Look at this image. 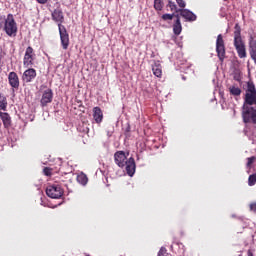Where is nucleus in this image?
<instances>
[{"instance_id":"obj_14","label":"nucleus","mask_w":256,"mask_h":256,"mask_svg":"<svg viewBox=\"0 0 256 256\" xmlns=\"http://www.w3.org/2000/svg\"><path fill=\"white\" fill-rule=\"evenodd\" d=\"M126 172L130 177H133L135 175V159L133 157H130L128 161L125 164Z\"/></svg>"},{"instance_id":"obj_24","label":"nucleus","mask_w":256,"mask_h":256,"mask_svg":"<svg viewBox=\"0 0 256 256\" xmlns=\"http://www.w3.org/2000/svg\"><path fill=\"white\" fill-rule=\"evenodd\" d=\"M167 7H169L171 11H175V13H180L181 11V9L177 8V4L171 0L168 1Z\"/></svg>"},{"instance_id":"obj_9","label":"nucleus","mask_w":256,"mask_h":256,"mask_svg":"<svg viewBox=\"0 0 256 256\" xmlns=\"http://www.w3.org/2000/svg\"><path fill=\"white\" fill-rule=\"evenodd\" d=\"M114 161L116 163V165H118V167H121L123 169V167H125V165H127V155L125 154L124 151H117L114 154Z\"/></svg>"},{"instance_id":"obj_8","label":"nucleus","mask_w":256,"mask_h":256,"mask_svg":"<svg viewBox=\"0 0 256 256\" xmlns=\"http://www.w3.org/2000/svg\"><path fill=\"white\" fill-rule=\"evenodd\" d=\"M33 61H35V52L33 50V47L28 46L26 48L23 58L24 67H31V65H33Z\"/></svg>"},{"instance_id":"obj_21","label":"nucleus","mask_w":256,"mask_h":256,"mask_svg":"<svg viewBox=\"0 0 256 256\" xmlns=\"http://www.w3.org/2000/svg\"><path fill=\"white\" fill-rule=\"evenodd\" d=\"M229 93L230 95H233V97H239L242 93L241 88L237 86H230L229 87Z\"/></svg>"},{"instance_id":"obj_6","label":"nucleus","mask_w":256,"mask_h":256,"mask_svg":"<svg viewBox=\"0 0 256 256\" xmlns=\"http://www.w3.org/2000/svg\"><path fill=\"white\" fill-rule=\"evenodd\" d=\"M63 194V188L59 184L49 185L46 188V195L50 197V199H61Z\"/></svg>"},{"instance_id":"obj_23","label":"nucleus","mask_w":256,"mask_h":256,"mask_svg":"<svg viewBox=\"0 0 256 256\" xmlns=\"http://www.w3.org/2000/svg\"><path fill=\"white\" fill-rule=\"evenodd\" d=\"M163 7H165V3H163V0H154L155 11H163Z\"/></svg>"},{"instance_id":"obj_33","label":"nucleus","mask_w":256,"mask_h":256,"mask_svg":"<svg viewBox=\"0 0 256 256\" xmlns=\"http://www.w3.org/2000/svg\"><path fill=\"white\" fill-rule=\"evenodd\" d=\"M3 58V49L0 47V60Z\"/></svg>"},{"instance_id":"obj_32","label":"nucleus","mask_w":256,"mask_h":256,"mask_svg":"<svg viewBox=\"0 0 256 256\" xmlns=\"http://www.w3.org/2000/svg\"><path fill=\"white\" fill-rule=\"evenodd\" d=\"M37 3H39L40 5H45L49 2V0H36Z\"/></svg>"},{"instance_id":"obj_4","label":"nucleus","mask_w":256,"mask_h":256,"mask_svg":"<svg viewBox=\"0 0 256 256\" xmlns=\"http://www.w3.org/2000/svg\"><path fill=\"white\" fill-rule=\"evenodd\" d=\"M244 105H256V88L253 82H248L246 94L244 98Z\"/></svg>"},{"instance_id":"obj_27","label":"nucleus","mask_w":256,"mask_h":256,"mask_svg":"<svg viewBox=\"0 0 256 256\" xmlns=\"http://www.w3.org/2000/svg\"><path fill=\"white\" fill-rule=\"evenodd\" d=\"M173 17H175V13L162 15L163 21H173Z\"/></svg>"},{"instance_id":"obj_11","label":"nucleus","mask_w":256,"mask_h":256,"mask_svg":"<svg viewBox=\"0 0 256 256\" xmlns=\"http://www.w3.org/2000/svg\"><path fill=\"white\" fill-rule=\"evenodd\" d=\"M35 77H37V70L29 68L23 73L22 81H24V83H31Z\"/></svg>"},{"instance_id":"obj_29","label":"nucleus","mask_w":256,"mask_h":256,"mask_svg":"<svg viewBox=\"0 0 256 256\" xmlns=\"http://www.w3.org/2000/svg\"><path fill=\"white\" fill-rule=\"evenodd\" d=\"M157 256H170L169 253H167V248L161 247Z\"/></svg>"},{"instance_id":"obj_30","label":"nucleus","mask_w":256,"mask_h":256,"mask_svg":"<svg viewBox=\"0 0 256 256\" xmlns=\"http://www.w3.org/2000/svg\"><path fill=\"white\" fill-rule=\"evenodd\" d=\"M176 3L180 9H185L187 7V3H185V0H176Z\"/></svg>"},{"instance_id":"obj_3","label":"nucleus","mask_w":256,"mask_h":256,"mask_svg":"<svg viewBox=\"0 0 256 256\" xmlns=\"http://www.w3.org/2000/svg\"><path fill=\"white\" fill-rule=\"evenodd\" d=\"M17 22L13 14H8L4 22V31L8 37H17Z\"/></svg>"},{"instance_id":"obj_15","label":"nucleus","mask_w":256,"mask_h":256,"mask_svg":"<svg viewBox=\"0 0 256 256\" xmlns=\"http://www.w3.org/2000/svg\"><path fill=\"white\" fill-rule=\"evenodd\" d=\"M93 119L95 123H103V110L99 106L93 108Z\"/></svg>"},{"instance_id":"obj_17","label":"nucleus","mask_w":256,"mask_h":256,"mask_svg":"<svg viewBox=\"0 0 256 256\" xmlns=\"http://www.w3.org/2000/svg\"><path fill=\"white\" fill-rule=\"evenodd\" d=\"M249 51L251 59L256 63V40L252 39L249 42Z\"/></svg>"},{"instance_id":"obj_10","label":"nucleus","mask_w":256,"mask_h":256,"mask_svg":"<svg viewBox=\"0 0 256 256\" xmlns=\"http://www.w3.org/2000/svg\"><path fill=\"white\" fill-rule=\"evenodd\" d=\"M51 101H53V90L48 88L42 94V98L40 100L41 106L47 107V105H49V103H51Z\"/></svg>"},{"instance_id":"obj_19","label":"nucleus","mask_w":256,"mask_h":256,"mask_svg":"<svg viewBox=\"0 0 256 256\" xmlns=\"http://www.w3.org/2000/svg\"><path fill=\"white\" fill-rule=\"evenodd\" d=\"M152 71H153V74L155 75V77H162L163 75V69L161 67V64H157L155 63L153 66H152Z\"/></svg>"},{"instance_id":"obj_2","label":"nucleus","mask_w":256,"mask_h":256,"mask_svg":"<svg viewBox=\"0 0 256 256\" xmlns=\"http://www.w3.org/2000/svg\"><path fill=\"white\" fill-rule=\"evenodd\" d=\"M234 47L240 59L247 57V48H245V42L241 38V26H239V23H236L234 27Z\"/></svg>"},{"instance_id":"obj_12","label":"nucleus","mask_w":256,"mask_h":256,"mask_svg":"<svg viewBox=\"0 0 256 256\" xmlns=\"http://www.w3.org/2000/svg\"><path fill=\"white\" fill-rule=\"evenodd\" d=\"M178 11H180V16L183 17V19L187 21H197V15L191 12V10L183 8Z\"/></svg>"},{"instance_id":"obj_7","label":"nucleus","mask_w":256,"mask_h":256,"mask_svg":"<svg viewBox=\"0 0 256 256\" xmlns=\"http://www.w3.org/2000/svg\"><path fill=\"white\" fill-rule=\"evenodd\" d=\"M216 52L219 60L221 61V63H223V61H225L226 52H225V40H223V35L221 34L217 36Z\"/></svg>"},{"instance_id":"obj_13","label":"nucleus","mask_w":256,"mask_h":256,"mask_svg":"<svg viewBox=\"0 0 256 256\" xmlns=\"http://www.w3.org/2000/svg\"><path fill=\"white\" fill-rule=\"evenodd\" d=\"M8 83L13 89H19V76L15 72L8 74Z\"/></svg>"},{"instance_id":"obj_31","label":"nucleus","mask_w":256,"mask_h":256,"mask_svg":"<svg viewBox=\"0 0 256 256\" xmlns=\"http://www.w3.org/2000/svg\"><path fill=\"white\" fill-rule=\"evenodd\" d=\"M250 211H252L253 213H256V202H252L249 205Z\"/></svg>"},{"instance_id":"obj_20","label":"nucleus","mask_w":256,"mask_h":256,"mask_svg":"<svg viewBox=\"0 0 256 256\" xmlns=\"http://www.w3.org/2000/svg\"><path fill=\"white\" fill-rule=\"evenodd\" d=\"M7 97L4 93H0V109L1 111H7Z\"/></svg>"},{"instance_id":"obj_16","label":"nucleus","mask_w":256,"mask_h":256,"mask_svg":"<svg viewBox=\"0 0 256 256\" xmlns=\"http://www.w3.org/2000/svg\"><path fill=\"white\" fill-rule=\"evenodd\" d=\"M0 119L3 122L5 129L11 127V116L7 112H0Z\"/></svg>"},{"instance_id":"obj_26","label":"nucleus","mask_w":256,"mask_h":256,"mask_svg":"<svg viewBox=\"0 0 256 256\" xmlns=\"http://www.w3.org/2000/svg\"><path fill=\"white\" fill-rule=\"evenodd\" d=\"M255 161H256L255 156L247 158V164H246L247 169H251V165H253V163H255Z\"/></svg>"},{"instance_id":"obj_25","label":"nucleus","mask_w":256,"mask_h":256,"mask_svg":"<svg viewBox=\"0 0 256 256\" xmlns=\"http://www.w3.org/2000/svg\"><path fill=\"white\" fill-rule=\"evenodd\" d=\"M255 184H256V173L251 174L248 177V185H249V187H253V185H255Z\"/></svg>"},{"instance_id":"obj_34","label":"nucleus","mask_w":256,"mask_h":256,"mask_svg":"<svg viewBox=\"0 0 256 256\" xmlns=\"http://www.w3.org/2000/svg\"><path fill=\"white\" fill-rule=\"evenodd\" d=\"M247 255H248V256H254V255H253V251L248 250V251H247Z\"/></svg>"},{"instance_id":"obj_22","label":"nucleus","mask_w":256,"mask_h":256,"mask_svg":"<svg viewBox=\"0 0 256 256\" xmlns=\"http://www.w3.org/2000/svg\"><path fill=\"white\" fill-rule=\"evenodd\" d=\"M77 181L80 183V185H87L89 178H87L85 173H81L77 176Z\"/></svg>"},{"instance_id":"obj_18","label":"nucleus","mask_w":256,"mask_h":256,"mask_svg":"<svg viewBox=\"0 0 256 256\" xmlns=\"http://www.w3.org/2000/svg\"><path fill=\"white\" fill-rule=\"evenodd\" d=\"M181 31H183V26L181 25V20L176 19L173 24V33L174 35H181Z\"/></svg>"},{"instance_id":"obj_36","label":"nucleus","mask_w":256,"mask_h":256,"mask_svg":"<svg viewBox=\"0 0 256 256\" xmlns=\"http://www.w3.org/2000/svg\"><path fill=\"white\" fill-rule=\"evenodd\" d=\"M235 80H236V81H239V78L235 77Z\"/></svg>"},{"instance_id":"obj_1","label":"nucleus","mask_w":256,"mask_h":256,"mask_svg":"<svg viewBox=\"0 0 256 256\" xmlns=\"http://www.w3.org/2000/svg\"><path fill=\"white\" fill-rule=\"evenodd\" d=\"M52 21L58 25L60 41L64 51L69 49V32L63 23H65V14L61 8H56L51 13Z\"/></svg>"},{"instance_id":"obj_37","label":"nucleus","mask_w":256,"mask_h":256,"mask_svg":"<svg viewBox=\"0 0 256 256\" xmlns=\"http://www.w3.org/2000/svg\"><path fill=\"white\" fill-rule=\"evenodd\" d=\"M86 256H89V255H86Z\"/></svg>"},{"instance_id":"obj_35","label":"nucleus","mask_w":256,"mask_h":256,"mask_svg":"<svg viewBox=\"0 0 256 256\" xmlns=\"http://www.w3.org/2000/svg\"><path fill=\"white\" fill-rule=\"evenodd\" d=\"M174 17H175L176 19H178L179 21H181V17L179 16V14H174Z\"/></svg>"},{"instance_id":"obj_28","label":"nucleus","mask_w":256,"mask_h":256,"mask_svg":"<svg viewBox=\"0 0 256 256\" xmlns=\"http://www.w3.org/2000/svg\"><path fill=\"white\" fill-rule=\"evenodd\" d=\"M43 173L44 175H46V177H51V175H53V169L49 167H45L43 169Z\"/></svg>"},{"instance_id":"obj_5","label":"nucleus","mask_w":256,"mask_h":256,"mask_svg":"<svg viewBox=\"0 0 256 256\" xmlns=\"http://www.w3.org/2000/svg\"><path fill=\"white\" fill-rule=\"evenodd\" d=\"M242 117L245 123L256 124V109L251 106L243 105Z\"/></svg>"}]
</instances>
